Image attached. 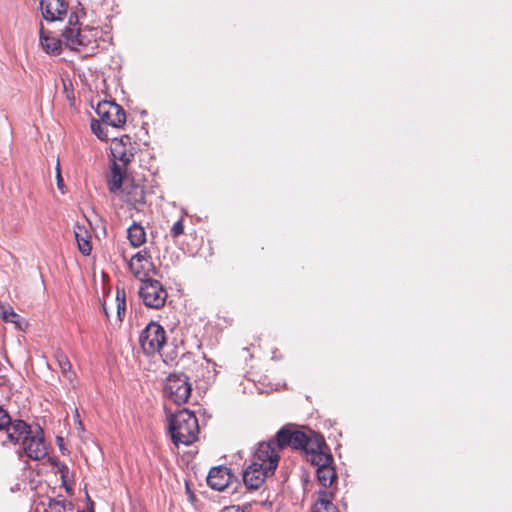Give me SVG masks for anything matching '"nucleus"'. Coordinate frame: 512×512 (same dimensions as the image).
<instances>
[{
	"mask_svg": "<svg viewBox=\"0 0 512 512\" xmlns=\"http://www.w3.org/2000/svg\"><path fill=\"white\" fill-rule=\"evenodd\" d=\"M75 239L78 245L79 251L84 255L88 256L91 253L92 245L90 241V235L84 226L79 224L74 227Z\"/></svg>",
	"mask_w": 512,
	"mask_h": 512,
	"instance_id": "obj_19",
	"label": "nucleus"
},
{
	"mask_svg": "<svg viewBox=\"0 0 512 512\" xmlns=\"http://www.w3.org/2000/svg\"><path fill=\"white\" fill-rule=\"evenodd\" d=\"M231 478L230 469L225 466H216L209 471L207 484L213 490L223 491L229 486Z\"/></svg>",
	"mask_w": 512,
	"mask_h": 512,
	"instance_id": "obj_14",
	"label": "nucleus"
},
{
	"mask_svg": "<svg viewBox=\"0 0 512 512\" xmlns=\"http://www.w3.org/2000/svg\"><path fill=\"white\" fill-rule=\"evenodd\" d=\"M129 268L138 279L148 277L150 272L156 274V269L152 263L151 256L146 250L137 252L131 258Z\"/></svg>",
	"mask_w": 512,
	"mask_h": 512,
	"instance_id": "obj_11",
	"label": "nucleus"
},
{
	"mask_svg": "<svg viewBox=\"0 0 512 512\" xmlns=\"http://www.w3.org/2000/svg\"><path fill=\"white\" fill-rule=\"evenodd\" d=\"M139 296L143 304L152 309L162 308L167 300L168 293L162 283L149 276L140 279Z\"/></svg>",
	"mask_w": 512,
	"mask_h": 512,
	"instance_id": "obj_6",
	"label": "nucleus"
},
{
	"mask_svg": "<svg viewBox=\"0 0 512 512\" xmlns=\"http://www.w3.org/2000/svg\"><path fill=\"white\" fill-rule=\"evenodd\" d=\"M40 7L43 18L48 22L62 21L67 15L65 0H41Z\"/></svg>",
	"mask_w": 512,
	"mask_h": 512,
	"instance_id": "obj_13",
	"label": "nucleus"
},
{
	"mask_svg": "<svg viewBox=\"0 0 512 512\" xmlns=\"http://www.w3.org/2000/svg\"><path fill=\"white\" fill-rule=\"evenodd\" d=\"M166 340L167 337L165 329L155 321H151L147 324L139 335V345L143 353L147 356H153L160 353L166 344Z\"/></svg>",
	"mask_w": 512,
	"mask_h": 512,
	"instance_id": "obj_5",
	"label": "nucleus"
},
{
	"mask_svg": "<svg viewBox=\"0 0 512 512\" xmlns=\"http://www.w3.org/2000/svg\"><path fill=\"white\" fill-rule=\"evenodd\" d=\"M184 232V224L182 219L176 221L171 227L170 234L172 237H178Z\"/></svg>",
	"mask_w": 512,
	"mask_h": 512,
	"instance_id": "obj_28",
	"label": "nucleus"
},
{
	"mask_svg": "<svg viewBox=\"0 0 512 512\" xmlns=\"http://www.w3.org/2000/svg\"><path fill=\"white\" fill-rule=\"evenodd\" d=\"M103 311H104L106 317L109 318V310H107V307L105 304H103Z\"/></svg>",
	"mask_w": 512,
	"mask_h": 512,
	"instance_id": "obj_31",
	"label": "nucleus"
},
{
	"mask_svg": "<svg viewBox=\"0 0 512 512\" xmlns=\"http://www.w3.org/2000/svg\"><path fill=\"white\" fill-rule=\"evenodd\" d=\"M327 448L326 443L320 444L318 449H315L312 452H306L308 456L307 460L311 462L312 465L317 468H321L333 463V456L331 453L325 451Z\"/></svg>",
	"mask_w": 512,
	"mask_h": 512,
	"instance_id": "obj_17",
	"label": "nucleus"
},
{
	"mask_svg": "<svg viewBox=\"0 0 512 512\" xmlns=\"http://www.w3.org/2000/svg\"><path fill=\"white\" fill-rule=\"evenodd\" d=\"M128 179V177L123 176L121 167L116 162H113L111 172L107 179L109 191L111 193H116L124 187V182Z\"/></svg>",
	"mask_w": 512,
	"mask_h": 512,
	"instance_id": "obj_18",
	"label": "nucleus"
},
{
	"mask_svg": "<svg viewBox=\"0 0 512 512\" xmlns=\"http://www.w3.org/2000/svg\"><path fill=\"white\" fill-rule=\"evenodd\" d=\"M279 450L277 446V438L268 442L259 443L254 457L262 464L268 463L266 467L271 473L277 468L279 462Z\"/></svg>",
	"mask_w": 512,
	"mask_h": 512,
	"instance_id": "obj_10",
	"label": "nucleus"
},
{
	"mask_svg": "<svg viewBox=\"0 0 512 512\" xmlns=\"http://www.w3.org/2000/svg\"><path fill=\"white\" fill-rule=\"evenodd\" d=\"M0 309L3 321L15 324L18 322L19 315L13 310L12 307L1 305Z\"/></svg>",
	"mask_w": 512,
	"mask_h": 512,
	"instance_id": "obj_27",
	"label": "nucleus"
},
{
	"mask_svg": "<svg viewBox=\"0 0 512 512\" xmlns=\"http://www.w3.org/2000/svg\"><path fill=\"white\" fill-rule=\"evenodd\" d=\"M278 449L291 447L303 452H312L324 444V437L313 430L307 432L294 430L288 426L282 427L276 434Z\"/></svg>",
	"mask_w": 512,
	"mask_h": 512,
	"instance_id": "obj_2",
	"label": "nucleus"
},
{
	"mask_svg": "<svg viewBox=\"0 0 512 512\" xmlns=\"http://www.w3.org/2000/svg\"><path fill=\"white\" fill-rule=\"evenodd\" d=\"M169 432L173 443L191 445L198 439L199 424L195 414L188 409H182L169 419Z\"/></svg>",
	"mask_w": 512,
	"mask_h": 512,
	"instance_id": "obj_1",
	"label": "nucleus"
},
{
	"mask_svg": "<svg viewBox=\"0 0 512 512\" xmlns=\"http://www.w3.org/2000/svg\"><path fill=\"white\" fill-rule=\"evenodd\" d=\"M97 28L81 29L79 27V19L76 13H71L68 25L62 31V37L65 44L72 50H79L81 47H89L96 43L99 35Z\"/></svg>",
	"mask_w": 512,
	"mask_h": 512,
	"instance_id": "obj_3",
	"label": "nucleus"
},
{
	"mask_svg": "<svg viewBox=\"0 0 512 512\" xmlns=\"http://www.w3.org/2000/svg\"><path fill=\"white\" fill-rule=\"evenodd\" d=\"M100 120L113 128H121L126 123L125 110L114 101H101L96 107Z\"/></svg>",
	"mask_w": 512,
	"mask_h": 512,
	"instance_id": "obj_9",
	"label": "nucleus"
},
{
	"mask_svg": "<svg viewBox=\"0 0 512 512\" xmlns=\"http://www.w3.org/2000/svg\"><path fill=\"white\" fill-rule=\"evenodd\" d=\"M56 179H57V186H58V189L62 191V193L64 192L63 188H64V183H63V179H62V176H61V170H60V163H59V160L57 161V164H56Z\"/></svg>",
	"mask_w": 512,
	"mask_h": 512,
	"instance_id": "obj_29",
	"label": "nucleus"
},
{
	"mask_svg": "<svg viewBox=\"0 0 512 512\" xmlns=\"http://www.w3.org/2000/svg\"><path fill=\"white\" fill-rule=\"evenodd\" d=\"M122 192L126 197L125 201L134 207L145 203L144 187L133 179L125 180Z\"/></svg>",
	"mask_w": 512,
	"mask_h": 512,
	"instance_id": "obj_15",
	"label": "nucleus"
},
{
	"mask_svg": "<svg viewBox=\"0 0 512 512\" xmlns=\"http://www.w3.org/2000/svg\"><path fill=\"white\" fill-rule=\"evenodd\" d=\"M192 391L189 377L184 373H172L165 381V396L177 405L185 404Z\"/></svg>",
	"mask_w": 512,
	"mask_h": 512,
	"instance_id": "obj_7",
	"label": "nucleus"
},
{
	"mask_svg": "<svg viewBox=\"0 0 512 512\" xmlns=\"http://www.w3.org/2000/svg\"><path fill=\"white\" fill-rule=\"evenodd\" d=\"M116 302H117V317H118L119 321H122V317L126 311V300H125L124 289L120 290L119 288H117Z\"/></svg>",
	"mask_w": 512,
	"mask_h": 512,
	"instance_id": "obj_26",
	"label": "nucleus"
},
{
	"mask_svg": "<svg viewBox=\"0 0 512 512\" xmlns=\"http://www.w3.org/2000/svg\"><path fill=\"white\" fill-rule=\"evenodd\" d=\"M39 40L42 49L50 55H59L62 51V42L60 39L50 35V32L44 30L40 24Z\"/></svg>",
	"mask_w": 512,
	"mask_h": 512,
	"instance_id": "obj_16",
	"label": "nucleus"
},
{
	"mask_svg": "<svg viewBox=\"0 0 512 512\" xmlns=\"http://www.w3.org/2000/svg\"><path fill=\"white\" fill-rule=\"evenodd\" d=\"M29 430V424L21 419H12L9 413L0 406V444L17 445L19 437Z\"/></svg>",
	"mask_w": 512,
	"mask_h": 512,
	"instance_id": "obj_4",
	"label": "nucleus"
},
{
	"mask_svg": "<svg viewBox=\"0 0 512 512\" xmlns=\"http://www.w3.org/2000/svg\"><path fill=\"white\" fill-rule=\"evenodd\" d=\"M127 234L128 240L133 247H140L146 242V232L144 227L135 221L129 226Z\"/></svg>",
	"mask_w": 512,
	"mask_h": 512,
	"instance_id": "obj_21",
	"label": "nucleus"
},
{
	"mask_svg": "<svg viewBox=\"0 0 512 512\" xmlns=\"http://www.w3.org/2000/svg\"><path fill=\"white\" fill-rule=\"evenodd\" d=\"M64 470H68V468H67V466H65L64 464H62L61 469H60V471L62 472V477H64V475H63Z\"/></svg>",
	"mask_w": 512,
	"mask_h": 512,
	"instance_id": "obj_32",
	"label": "nucleus"
},
{
	"mask_svg": "<svg viewBox=\"0 0 512 512\" xmlns=\"http://www.w3.org/2000/svg\"><path fill=\"white\" fill-rule=\"evenodd\" d=\"M333 494L330 491H319V497L313 506L312 512H339L332 503Z\"/></svg>",
	"mask_w": 512,
	"mask_h": 512,
	"instance_id": "obj_20",
	"label": "nucleus"
},
{
	"mask_svg": "<svg viewBox=\"0 0 512 512\" xmlns=\"http://www.w3.org/2000/svg\"><path fill=\"white\" fill-rule=\"evenodd\" d=\"M80 512H84V511H80Z\"/></svg>",
	"mask_w": 512,
	"mask_h": 512,
	"instance_id": "obj_33",
	"label": "nucleus"
},
{
	"mask_svg": "<svg viewBox=\"0 0 512 512\" xmlns=\"http://www.w3.org/2000/svg\"><path fill=\"white\" fill-rule=\"evenodd\" d=\"M107 125L104 124L101 120L92 119L90 123L91 131L102 141L108 140V129Z\"/></svg>",
	"mask_w": 512,
	"mask_h": 512,
	"instance_id": "obj_25",
	"label": "nucleus"
},
{
	"mask_svg": "<svg viewBox=\"0 0 512 512\" xmlns=\"http://www.w3.org/2000/svg\"><path fill=\"white\" fill-rule=\"evenodd\" d=\"M132 154L121 153L119 160L126 166L131 161Z\"/></svg>",
	"mask_w": 512,
	"mask_h": 512,
	"instance_id": "obj_30",
	"label": "nucleus"
},
{
	"mask_svg": "<svg viewBox=\"0 0 512 512\" xmlns=\"http://www.w3.org/2000/svg\"><path fill=\"white\" fill-rule=\"evenodd\" d=\"M72 503L65 500L49 499L45 512H68L72 510Z\"/></svg>",
	"mask_w": 512,
	"mask_h": 512,
	"instance_id": "obj_24",
	"label": "nucleus"
},
{
	"mask_svg": "<svg viewBox=\"0 0 512 512\" xmlns=\"http://www.w3.org/2000/svg\"><path fill=\"white\" fill-rule=\"evenodd\" d=\"M317 479L319 483L324 487L322 491H327L326 488L332 485L337 475L332 464L316 469Z\"/></svg>",
	"mask_w": 512,
	"mask_h": 512,
	"instance_id": "obj_23",
	"label": "nucleus"
},
{
	"mask_svg": "<svg viewBox=\"0 0 512 512\" xmlns=\"http://www.w3.org/2000/svg\"><path fill=\"white\" fill-rule=\"evenodd\" d=\"M55 359L58 363L62 376L72 382L75 378V373L72 371V365L67 355L63 351L58 350L55 352Z\"/></svg>",
	"mask_w": 512,
	"mask_h": 512,
	"instance_id": "obj_22",
	"label": "nucleus"
},
{
	"mask_svg": "<svg viewBox=\"0 0 512 512\" xmlns=\"http://www.w3.org/2000/svg\"><path fill=\"white\" fill-rule=\"evenodd\" d=\"M21 447L19 451H23L25 455L32 460L44 459L47 455V446L44 440V433L41 427L35 430L29 425L27 433L19 437Z\"/></svg>",
	"mask_w": 512,
	"mask_h": 512,
	"instance_id": "obj_8",
	"label": "nucleus"
},
{
	"mask_svg": "<svg viewBox=\"0 0 512 512\" xmlns=\"http://www.w3.org/2000/svg\"><path fill=\"white\" fill-rule=\"evenodd\" d=\"M270 472L267 468L263 467L262 463L256 461L252 462L243 471V482L248 490L259 489L265 481V478Z\"/></svg>",
	"mask_w": 512,
	"mask_h": 512,
	"instance_id": "obj_12",
	"label": "nucleus"
}]
</instances>
